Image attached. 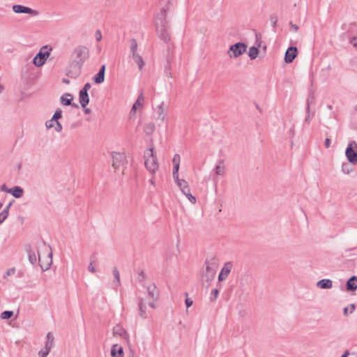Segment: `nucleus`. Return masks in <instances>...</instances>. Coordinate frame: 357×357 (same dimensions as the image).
<instances>
[{
    "label": "nucleus",
    "mask_w": 357,
    "mask_h": 357,
    "mask_svg": "<svg viewBox=\"0 0 357 357\" xmlns=\"http://www.w3.org/2000/svg\"><path fill=\"white\" fill-rule=\"evenodd\" d=\"M45 248L48 250L50 252H48L47 256L45 259H42L40 253L38 252V264L43 271H47L52 263V253L50 246H46L44 244Z\"/></svg>",
    "instance_id": "1a4fd4ad"
},
{
    "label": "nucleus",
    "mask_w": 357,
    "mask_h": 357,
    "mask_svg": "<svg viewBox=\"0 0 357 357\" xmlns=\"http://www.w3.org/2000/svg\"><path fill=\"white\" fill-rule=\"evenodd\" d=\"M349 355V351L348 350H346L344 354L341 356V357H348Z\"/></svg>",
    "instance_id": "680f3d73"
},
{
    "label": "nucleus",
    "mask_w": 357,
    "mask_h": 357,
    "mask_svg": "<svg viewBox=\"0 0 357 357\" xmlns=\"http://www.w3.org/2000/svg\"><path fill=\"white\" fill-rule=\"evenodd\" d=\"M324 146L326 149L331 146V139L329 138H326L324 142Z\"/></svg>",
    "instance_id": "5fc2aeb1"
},
{
    "label": "nucleus",
    "mask_w": 357,
    "mask_h": 357,
    "mask_svg": "<svg viewBox=\"0 0 357 357\" xmlns=\"http://www.w3.org/2000/svg\"><path fill=\"white\" fill-rule=\"evenodd\" d=\"M181 192L185 195H186L187 194L190 193V187H189V185L188 186H185V188H183L181 190Z\"/></svg>",
    "instance_id": "3c124183"
},
{
    "label": "nucleus",
    "mask_w": 357,
    "mask_h": 357,
    "mask_svg": "<svg viewBox=\"0 0 357 357\" xmlns=\"http://www.w3.org/2000/svg\"><path fill=\"white\" fill-rule=\"evenodd\" d=\"M139 314L142 319H146L148 317V313L146 312V305L144 302V299L140 298H139Z\"/></svg>",
    "instance_id": "4be33fe9"
},
{
    "label": "nucleus",
    "mask_w": 357,
    "mask_h": 357,
    "mask_svg": "<svg viewBox=\"0 0 357 357\" xmlns=\"http://www.w3.org/2000/svg\"><path fill=\"white\" fill-rule=\"evenodd\" d=\"M298 53V49L296 47H289L284 54V61L287 63H291L296 57Z\"/></svg>",
    "instance_id": "f8f14e48"
},
{
    "label": "nucleus",
    "mask_w": 357,
    "mask_h": 357,
    "mask_svg": "<svg viewBox=\"0 0 357 357\" xmlns=\"http://www.w3.org/2000/svg\"><path fill=\"white\" fill-rule=\"evenodd\" d=\"M79 101L81 106L85 108L89 102V96L88 92L80 90L79 92Z\"/></svg>",
    "instance_id": "f3484780"
},
{
    "label": "nucleus",
    "mask_w": 357,
    "mask_h": 357,
    "mask_svg": "<svg viewBox=\"0 0 357 357\" xmlns=\"http://www.w3.org/2000/svg\"><path fill=\"white\" fill-rule=\"evenodd\" d=\"M155 301L152 300L151 302L149 303V305L152 308H155V305L154 303Z\"/></svg>",
    "instance_id": "052dcab7"
},
{
    "label": "nucleus",
    "mask_w": 357,
    "mask_h": 357,
    "mask_svg": "<svg viewBox=\"0 0 357 357\" xmlns=\"http://www.w3.org/2000/svg\"><path fill=\"white\" fill-rule=\"evenodd\" d=\"M215 174L219 176H223L225 173V166L224 165V160H220L213 169Z\"/></svg>",
    "instance_id": "5701e85b"
},
{
    "label": "nucleus",
    "mask_w": 357,
    "mask_h": 357,
    "mask_svg": "<svg viewBox=\"0 0 357 357\" xmlns=\"http://www.w3.org/2000/svg\"><path fill=\"white\" fill-rule=\"evenodd\" d=\"M158 119H160L162 121H163L165 119V115L164 114V102H161L158 106Z\"/></svg>",
    "instance_id": "7c9ffc66"
},
{
    "label": "nucleus",
    "mask_w": 357,
    "mask_h": 357,
    "mask_svg": "<svg viewBox=\"0 0 357 357\" xmlns=\"http://www.w3.org/2000/svg\"><path fill=\"white\" fill-rule=\"evenodd\" d=\"M0 189H1V191L6 192L9 193L10 188H8L7 186L5 184L2 185L1 186Z\"/></svg>",
    "instance_id": "13d9d810"
},
{
    "label": "nucleus",
    "mask_w": 357,
    "mask_h": 357,
    "mask_svg": "<svg viewBox=\"0 0 357 357\" xmlns=\"http://www.w3.org/2000/svg\"><path fill=\"white\" fill-rule=\"evenodd\" d=\"M89 56V49L84 45H79L75 47L70 56V60L79 62L80 64H84L85 61Z\"/></svg>",
    "instance_id": "7ed1b4c3"
},
{
    "label": "nucleus",
    "mask_w": 357,
    "mask_h": 357,
    "mask_svg": "<svg viewBox=\"0 0 357 357\" xmlns=\"http://www.w3.org/2000/svg\"><path fill=\"white\" fill-rule=\"evenodd\" d=\"M73 100V96L68 93H65L64 95L61 96L60 98L61 103L66 106L71 105L73 107L78 108L79 106L77 104L72 103V101Z\"/></svg>",
    "instance_id": "4468645a"
},
{
    "label": "nucleus",
    "mask_w": 357,
    "mask_h": 357,
    "mask_svg": "<svg viewBox=\"0 0 357 357\" xmlns=\"http://www.w3.org/2000/svg\"><path fill=\"white\" fill-rule=\"evenodd\" d=\"M138 279L139 281H142V280L145 279V273H144V271H141L140 273H139Z\"/></svg>",
    "instance_id": "864d4df0"
},
{
    "label": "nucleus",
    "mask_w": 357,
    "mask_h": 357,
    "mask_svg": "<svg viewBox=\"0 0 357 357\" xmlns=\"http://www.w3.org/2000/svg\"><path fill=\"white\" fill-rule=\"evenodd\" d=\"M50 350L44 348L43 349L40 350L38 352V356L39 357H47V356L49 354Z\"/></svg>",
    "instance_id": "ea45409f"
},
{
    "label": "nucleus",
    "mask_w": 357,
    "mask_h": 357,
    "mask_svg": "<svg viewBox=\"0 0 357 357\" xmlns=\"http://www.w3.org/2000/svg\"><path fill=\"white\" fill-rule=\"evenodd\" d=\"M14 202L15 200L12 199L0 213V224L3 223L5 221V220L8 218L9 210Z\"/></svg>",
    "instance_id": "412c9836"
},
{
    "label": "nucleus",
    "mask_w": 357,
    "mask_h": 357,
    "mask_svg": "<svg viewBox=\"0 0 357 357\" xmlns=\"http://www.w3.org/2000/svg\"><path fill=\"white\" fill-rule=\"evenodd\" d=\"M88 270L91 272V273H95L96 271V268L95 267L93 266V264L91 263L89 264V266H88Z\"/></svg>",
    "instance_id": "6e6d98bb"
},
{
    "label": "nucleus",
    "mask_w": 357,
    "mask_h": 357,
    "mask_svg": "<svg viewBox=\"0 0 357 357\" xmlns=\"http://www.w3.org/2000/svg\"><path fill=\"white\" fill-rule=\"evenodd\" d=\"M91 84L87 82L84 84V86H83V88L81 90L86 91V92H88V91L91 89Z\"/></svg>",
    "instance_id": "8fccbe9b"
},
{
    "label": "nucleus",
    "mask_w": 357,
    "mask_h": 357,
    "mask_svg": "<svg viewBox=\"0 0 357 357\" xmlns=\"http://www.w3.org/2000/svg\"><path fill=\"white\" fill-rule=\"evenodd\" d=\"M346 289L348 291H354L357 289V276H351L346 283Z\"/></svg>",
    "instance_id": "a211bd4d"
},
{
    "label": "nucleus",
    "mask_w": 357,
    "mask_h": 357,
    "mask_svg": "<svg viewBox=\"0 0 357 357\" xmlns=\"http://www.w3.org/2000/svg\"><path fill=\"white\" fill-rule=\"evenodd\" d=\"M148 298L156 301L158 298L159 294L158 291L157 290V287L154 283L149 285L146 287Z\"/></svg>",
    "instance_id": "2eb2a0df"
},
{
    "label": "nucleus",
    "mask_w": 357,
    "mask_h": 357,
    "mask_svg": "<svg viewBox=\"0 0 357 357\" xmlns=\"http://www.w3.org/2000/svg\"><path fill=\"white\" fill-rule=\"evenodd\" d=\"M349 307H350V313H352V312H353V311H354V309H355V305H354V304H351V305H350V306H349Z\"/></svg>",
    "instance_id": "0e129e2a"
},
{
    "label": "nucleus",
    "mask_w": 357,
    "mask_h": 357,
    "mask_svg": "<svg viewBox=\"0 0 357 357\" xmlns=\"http://www.w3.org/2000/svg\"><path fill=\"white\" fill-rule=\"evenodd\" d=\"M187 197V198L188 199V200L192 203V204H195L196 203V198L195 196H193L190 192L187 194L185 195Z\"/></svg>",
    "instance_id": "c03bdc74"
},
{
    "label": "nucleus",
    "mask_w": 357,
    "mask_h": 357,
    "mask_svg": "<svg viewBox=\"0 0 357 357\" xmlns=\"http://www.w3.org/2000/svg\"><path fill=\"white\" fill-rule=\"evenodd\" d=\"M155 130V125L153 123H149L144 126V131L147 135H151Z\"/></svg>",
    "instance_id": "c85d7f7f"
},
{
    "label": "nucleus",
    "mask_w": 357,
    "mask_h": 357,
    "mask_svg": "<svg viewBox=\"0 0 357 357\" xmlns=\"http://www.w3.org/2000/svg\"><path fill=\"white\" fill-rule=\"evenodd\" d=\"M218 294H219L218 289H214L211 291V301H213L215 300L218 298Z\"/></svg>",
    "instance_id": "a19ab883"
},
{
    "label": "nucleus",
    "mask_w": 357,
    "mask_h": 357,
    "mask_svg": "<svg viewBox=\"0 0 357 357\" xmlns=\"http://www.w3.org/2000/svg\"><path fill=\"white\" fill-rule=\"evenodd\" d=\"M345 155L350 163H357V143L355 141L349 143L345 151Z\"/></svg>",
    "instance_id": "0eeeda50"
},
{
    "label": "nucleus",
    "mask_w": 357,
    "mask_h": 357,
    "mask_svg": "<svg viewBox=\"0 0 357 357\" xmlns=\"http://www.w3.org/2000/svg\"><path fill=\"white\" fill-rule=\"evenodd\" d=\"M247 45L243 43H236L231 45L227 54L230 58H237L245 52Z\"/></svg>",
    "instance_id": "39448f33"
},
{
    "label": "nucleus",
    "mask_w": 357,
    "mask_h": 357,
    "mask_svg": "<svg viewBox=\"0 0 357 357\" xmlns=\"http://www.w3.org/2000/svg\"><path fill=\"white\" fill-rule=\"evenodd\" d=\"M233 267V264L230 261L226 262L223 267L222 268L219 275H218V280L223 281L225 280L230 273Z\"/></svg>",
    "instance_id": "9b49d317"
},
{
    "label": "nucleus",
    "mask_w": 357,
    "mask_h": 357,
    "mask_svg": "<svg viewBox=\"0 0 357 357\" xmlns=\"http://www.w3.org/2000/svg\"><path fill=\"white\" fill-rule=\"evenodd\" d=\"M54 336L52 333H48L46 336V341L45 344V348L51 350L54 345Z\"/></svg>",
    "instance_id": "a878e982"
},
{
    "label": "nucleus",
    "mask_w": 357,
    "mask_h": 357,
    "mask_svg": "<svg viewBox=\"0 0 357 357\" xmlns=\"http://www.w3.org/2000/svg\"><path fill=\"white\" fill-rule=\"evenodd\" d=\"M84 109V111L85 114H90L91 113V109L89 108L85 107Z\"/></svg>",
    "instance_id": "338daca9"
},
{
    "label": "nucleus",
    "mask_w": 357,
    "mask_h": 357,
    "mask_svg": "<svg viewBox=\"0 0 357 357\" xmlns=\"http://www.w3.org/2000/svg\"><path fill=\"white\" fill-rule=\"evenodd\" d=\"M314 97L313 94H309L307 100H306V105H311L314 102Z\"/></svg>",
    "instance_id": "37998d69"
},
{
    "label": "nucleus",
    "mask_w": 357,
    "mask_h": 357,
    "mask_svg": "<svg viewBox=\"0 0 357 357\" xmlns=\"http://www.w3.org/2000/svg\"><path fill=\"white\" fill-rule=\"evenodd\" d=\"M62 117V111L61 109H58L56 110L55 113L52 116L50 121H58V119Z\"/></svg>",
    "instance_id": "72a5a7b5"
},
{
    "label": "nucleus",
    "mask_w": 357,
    "mask_h": 357,
    "mask_svg": "<svg viewBox=\"0 0 357 357\" xmlns=\"http://www.w3.org/2000/svg\"><path fill=\"white\" fill-rule=\"evenodd\" d=\"M13 10L15 13H26L33 16H36L38 14V13L36 10L29 7L18 4L13 6Z\"/></svg>",
    "instance_id": "9d476101"
},
{
    "label": "nucleus",
    "mask_w": 357,
    "mask_h": 357,
    "mask_svg": "<svg viewBox=\"0 0 357 357\" xmlns=\"http://www.w3.org/2000/svg\"><path fill=\"white\" fill-rule=\"evenodd\" d=\"M17 220L20 222L21 224L24 222V218L21 215L17 216Z\"/></svg>",
    "instance_id": "e2e57ef3"
},
{
    "label": "nucleus",
    "mask_w": 357,
    "mask_h": 357,
    "mask_svg": "<svg viewBox=\"0 0 357 357\" xmlns=\"http://www.w3.org/2000/svg\"><path fill=\"white\" fill-rule=\"evenodd\" d=\"M111 355L112 357H123V348L118 344L112 346L111 349Z\"/></svg>",
    "instance_id": "b1692460"
},
{
    "label": "nucleus",
    "mask_w": 357,
    "mask_h": 357,
    "mask_svg": "<svg viewBox=\"0 0 357 357\" xmlns=\"http://www.w3.org/2000/svg\"><path fill=\"white\" fill-rule=\"evenodd\" d=\"M51 51L52 47L48 45L43 46L39 52L34 56L33 63L37 67L42 66L49 57Z\"/></svg>",
    "instance_id": "20e7f679"
},
{
    "label": "nucleus",
    "mask_w": 357,
    "mask_h": 357,
    "mask_svg": "<svg viewBox=\"0 0 357 357\" xmlns=\"http://www.w3.org/2000/svg\"><path fill=\"white\" fill-rule=\"evenodd\" d=\"M13 315V312L10 310H6L1 314V318L3 319H8Z\"/></svg>",
    "instance_id": "e433bc0d"
},
{
    "label": "nucleus",
    "mask_w": 357,
    "mask_h": 357,
    "mask_svg": "<svg viewBox=\"0 0 357 357\" xmlns=\"http://www.w3.org/2000/svg\"><path fill=\"white\" fill-rule=\"evenodd\" d=\"M96 39L97 41H100L102 39V34L100 30H97L95 33Z\"/></svg>",
    "instance_id": "49530a36"
},
{
    "label": "nucleus",
    "mask_w": 357,
    "mask_h": 357,
    "mask_svg": "<svg viewBox=\"0 0 357 357\" xmlns=\"http://www.w3.org/2000/svg\"><path fill=\"white\" fill-rule=\"evenodd\" d=\"M9 193L11 194L15 198H20L23 195L24 190L20 186H15L12 188H10Z\"/></svg>",
    "instance_id": "393cba45"
},
{
    "label": "nucleus",
    "mask_w": 357,
    "mask_h": 357,
    "mask_svg": "<svg viewBox=\"0 0 357 357\" xmlns=\"http://www.w3.org/2000/svg\"><path fill=\"white\" fill-rule=\"evenodd\" d=\"M180 155L178 154H175L172 160L173 165H180Z\"/></svg>",
    "instance_id": "79ce46f5"
},
{
    "label": "nucleus",
    "mask_w": 357,
    "mask_h": 357,
    "mask_svg": "<svg viewBox=\"0 0 357 357\" xmlns=\"http://www.w3.org/2000/svg\"><path fill=\"white\" fill-rule=\"evenodd\" d=\"M289 25L291 31L296 32L298 30V26L296 24H293L292 22H289Z\"/></svg>",
    "instance_id": "a18cd8bd"
},
{
    "label": "nucleus",
    "mask_w": 357,
    "mask_h": 357,
    "mask_svg": "<svg viewBox=\"0 0 357 357\" xmlns=\"http://www.w3.org/2000/svg\"><path fill=\"white\" fill-rule=\"evenodd\" d=\"M259 54V49L255 46H252L250 47L248 55L250 58V59L253 60L257 58V55Z\"/></svg>",
    "instance_id": "c756f323"
},
{
    "label": "nucleus",
    "mask_w": 357,
    "mask_h": 357,
    "mask_svg": "<svg viewBox=\"0 0 357 357\" xmlns=\"http://www.w3.org/2000/svg\"><path fill=\"white\" fill-rule=\"evenodd\" d=\"M25 251L28 254L29 261L31 264H35L37 261V257L36 255L35 251L32 249L30 245H26L25 246Z\"/></svg>",
    "instance_id": "6ab92c4d"
},
{
    "label": "nucleus",
    "mask_w": 357,
    "mask_h": 357,
    "mask_svg": "<svg viewBox=\"0 0 357 357\" xmlns=\"http://www.w3.org/2000/svg\"><path fill=\"white\" fill-rule=\"evenodd\" d=\"M137 43L135 39L132 38L130 40V52L131 54L137 53Z\"/></svg>",
    "instance_id": "f704fd0d"
},
{
    "label": "nucleus",
    "mask_w": 357,
    "mask_h": 357,
    "mask_svg": "<svg viewBox=\"0 0 357 357\" xmlns=\"http://www.w3.org/2000/svg\"><path fill=\"white\" fill-rule=\"evenodd\" d=\"M112 166L114 168H119L123 162L125 160V155L123 153H112Z\"/></svg>",
    "instance_id": "ddd939ff"
},
{
    "label": "nucleus",
    "mask_w": 357,
    "mask_h": 357,
    "mask_svg": "<svg viewBox=\"0 0 357 357\" xmlns=\"http://www.w3.org/2000/svg\"><path fill=\"white\" fill-rule=\"evenodd\" d=\"M179 167H180V165H174L172 174H173V178L174 180L179 178H178Z\"/></svg>",
    "instance_id": "58836bf2"
},
{
    "label": "nucleus",
    "mask_w": 357,
    "mask_h": 357,
    "mask_svg": "<svg viewBox=\"0 0 357 357\" xmlns=\"http://www.w3.org/2000/svg\"><path fill=\"white\" fill-rule=\"evenodd\" d=\"M167 9L162 8L155 17L156 32L158 37L165 43L170 41L169 25L167 20Z\"/></svg>",
    "instance_id": "f257e3e1"
},
{
    "label": "nucleus",
    "mask_w": 357,
    "mask_h": 357,
    "mask_svg": "<svg viewBox=\"0 0 357 357\" xmlns=\"http://www.w3.org/2000/svg\"><path fill=\"white\" fill-rule=\"evenodd\" d=\"M112 273L114 275V277L115 278L114 283H116V285L119 286L120 285L121 281H120V274L119 271H118L116 267H114L112 270Z\"/></svg>",
    "instance_id": "473e14b6"
},
{
    "label": "nucleus",
    "mask_w": 357,
    "mask_h": 357,
    "mask_svg": "<svg viewBox=\"0 0 357 357\" xmlns=\"http://www.w3.org/2000/svg\"><path fill=\"white\" fill-rule=\"evenodd\" d=\"M131 56L132 57V59L137 64L139 70H142L144 65V61H143L142 56L139 54H138L137 53L132 54H131Z\"/></svg>",
    "instance_id": "bb28decb"
},
{
    "label": "nucleus",
    "mask_w": 357,
    "mask_h": 357,
    "mask_svg": "<svg viewBox=\"0 0 357 357\" xmlns=\"http://www.w3.org/2000/svg\"><path fill=\"white\" fill-rule=\"evenodd\" d=\"M114 334L123 337L128 336L126 331L120 326H116L114 328Z\"/></svg>",
    "instance_id": "cd10ccee"
},
{
    "label": "nucleus",
    "mask_w": 357,
    "mask_h": 357,
    "mask_svg": "<svg viewBox=\"0 0 357 357\" xmlns=\"http://www.w3.org/2000/svg\"><path fill=\"white\" fill-rule=\"evenodd\" d=\"M144 100V96H143V93H141V94L138 96L137 100L135 101V102L133 104L132 107V109H131V113H135L136 109H137V107L138 105H142V101Z\"/></svg>",
    "instance_id": "2f4dec72"
},
{
    "label": "nucleus",
    "mask_w": 357,
    "mask_h": 357,
    "mask_svg": "<svg viewBox=\"0 0 357 357\" xmlns=\"http://www.w3.org/2000/svg\"><path fill=\"white\" fill-rule=\"evenodd\" d=\"M63 128L61 124L59 121H56L55 130L58 132H60L62 130Z\"/></svg>",
    "instance_id": "de8ad7c7"
},
{
    "label": "nucleus",
    "mask_w": 357,
    "mask_h": 357,
    "mask_svg": "<svg viewBox=\"0 0 357 357\" xmlns=\"http://www.w3.org/2000/svg\"><path fill=\"white\" fill-rule=\"evenodd\" d=\"M105 65L101 66L99 69L98 73L93 77V80L96 84H101L105 80Z\"/></svg>",
    "instance_id": "dca6fc26"
},
{
    "label": "nucleus",
    "mask_w": 357,
    "mask_h": 357,
    "mask_svg": "<svg viewBox=\"0 0 357 357\" xmlns=\"http://www.w3.org/2000/svg\"><path fill=\"white\" fill-rule=\"evenodd\" d=\"M348 312V311H347V307H344V314L345 316H347V315L348 314V312Z\"/></svg>",
    "instance_id": "774afa93"
},
{
    "label": "nucleus",
    "mask_w": 357,
    "mask_h": 357,
    "mask_svg": "<svg viewBox=\"0 0 357 357\" xmlns=\"http://www.w3.org/2000/svg\"><path fill=\"white\" fill-rule=\"evenodd\" d=\"M310 114H307L305 119V123H310Z\"/></svg>",
    "instance_id": "bf43d9fd"
},
{
    "label": "nucleus",
    "mask_w": 357,
    "mask_h": 357,
    "mask_svg": "<svg viewBox=\"0 0 357 357\" xmlns=\"http://www.w3.org/2000/svg\"><path fill=\"white\" fill-rule=\"evenodd\" d=\"M45 126L48 129L52 128L54 126L53 121H50V120L46 121Z\"/></svg>",
    "instance_id": "4d7b16f0"
},
{
    "label": "nucleus",
    "mask_w": 357,
    "mask_h": 357,
    "mask_svg": "<svg viewBox=\"0 0 357 357\" xmlns=\"http://www.w3.org/2000/svg\"><path fill=\"white\" fill-rule=\"evenodd\" d=\"M306 112L307 114H310V105H306Z\"/></svg>",
    "instance_id": "69168bd1"
},
{
    "label": "nucleus",
    "mask_w": 357,
    "mask_h": 357,
    "mask_svg": "<svg viewBox=\"0 0 357 357\" xmlns=\"http://www.w3.org/2000/svg\"><path fill=\"white\" fill-rule=\"evenodd\" d=\"M317 287L321 289H329L333 287V281L330 279H322L317 282Z\"/></svg>",
    "instance_id": "aec40b11"
},
{
    "label": "nucleus",
    "mask_w": 357,
    "mask_h": 357,
    "mask_svg": "<svg viewBox=\"0 0 357 357\" xmlns=\"http://www.w3.org/2000/svg\"><path fill=\"white\" fill-rule=\"evenodd\" d=\"M185 305L187 307H190L192 305L193 301L189 298H186L185 301Z\"/></svg>",
    "instance_id": "603ef678"
},
{
    "label": "nucleus",
    "mask_w": 357,
    "mask_h": 357,
    "mask_svg": "<svg viewBox=\"0 0 357 357\" xmlns=\"http://www.w3.org/2000/svg\"><path fill=\"white\" fill-rule=\"evenodd\" d=\"M144 159V164L146 169L150 173L154 174L158 169V165L153 148H151L145 152Z\"/></svg>",
    "instance_id": "f03ea898"
},
{
    "label": "nucleus",
    "mask_w": 357,
    "mask_h": 357,
    "mask_svg": "<svg viewBox=\"0 0 357 357\" xmlns=\"http://www.w3.org/2000/svg\"><path fill=\"white\" fill-rule=\"evenodd\" d=\"M82 64L77 61H70L69 66L67 68V75L71 78L79 77L82 72Z\"/></svg>",
    "instance_id": "6e6552de"
},
{
    "label": "nucleus",
    "mask_w": 357,
    "mask_h": 357,
    "mask_svg": "<svg viewBox=\"0 0 357 357\" xmlns=\"http://www.w3.org/2000/svg\"><path fill=\"white\" fill-rule=\"evenodd\" d=\"M271 22L272 23L273 27H275L277 25L278 19L275 16H271Z\"/></svg>",
    "instance_id": "09e8293b"
},
{
    "label": "nucleus",
    "mask_w": 357,
    "mask_h": 357,
    "mask_svg": "<svg viewBox=\"0 0 357 357\" xmlns=\"http://www.w3.org/2000/svg\"><path fill=\"white\" fill-rule=\"evenodd\" d=\"M175 181L181 190L183 188H185V186L188 185V182L183 179L178 178V179H176Z\"/></svg>",
    "instance_id": "c9c22d12"
},
{
    "label": "nucleus",
    "mask_w": 357,
    "mask_h": 357,
    "mask_svg": "<svg viewBox=\"0 0 357 357\" xmlns=\"http://www.w3.org/2000/svg\"><path fill=\"white\" fill-rule=\"evenodd\" d=\"M342 170L344 174H348L353 171V168L349 164L344 163L342 165Z\"/></svg>",
    "instance_id": "4c0bfd02"
},
{
    "label": "nucleus",
    "mask_w": 357,
    "mask_h": 357,
    "mask_svg": "<svg viewBox=\"0 0 357 357\" xmlns=\"http://www.w3.org/2000/svg\"><path fill=\"white\" fill-rule=\"evenodd\" d=\"M206 272L202 275V278L204 282L209 283L213 280L215 275L216 264L215 262L209 263L208 260L205 261Z\"/></svg>",
    "instance_id": "423d86ee"
}]
</instances>
